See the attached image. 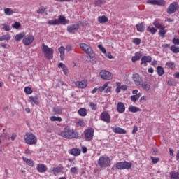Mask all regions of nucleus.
I'll return each mask as SVG.
<instances>
[{
    "mask_svg": "<svg viewBox=\"0 0 179 179\" xmlns=\"http://www.w3.org/2000/svg\"><path fill=\"white\" fill-rule=\"evenodd\" d=\"M58 68H61L62 69V72L64 75H66V76L69 75V69L65 64H64L63 63H59L58 64Z\"/></svg>",
    "mask_w": 179,
    "mask_h": 179,
    "instance_id": "obj_22",
    "label": "nucleus"
},
{
    "mask_svg": "<svg viewBox=\"0 0 179 179\" xmlns=\"http://www.w3.org/2000/svg\"><path fill=\"white\" fill-rule=\"evenodd\" d=\"M45 11V8L44 7H41L38 8L37 13H39V14H43Z\"/></svg>",
    "mask_w": 179,
    "mask_h": 179,
    "instance_id": "obj_54",
    "label": "nucleus"
},
{
    "mask_svg": "<svg viewBox=\"0 0 179 179\" xmlns=\"http://www.w3.org/2000/svg\"><path fill=\"white\" fill-rule=\"evenodd\" d=\"M111 90H112V87H106V90H105V93H110V92H111Z\"/></svg>",
    "mask_w": 179,
    "mask_h": 179,
    "instance_id": "obj_61",
    "label": "nucleus"
},
{
    "mask_svg": "<svg viewBox=\"0 0 179 179\" xmlns=\"http://www.w3.org/2000/svg\"><path fill=\"white\" fill-rule=\"evenodd\" d=\"M178 9H179V4L177 2H173L169 5L166 12L168 14H173L175 12H176V10H178Z\"/></svg>",
    "mask_w": 179,
    "mask_h": 179,
    "instance_id": "obj_12",
    "label": "nucleus"
},
{
    "mask_svg": "<svg viewBox=\"0 0 179 179\" xmlns=\"http://www.w3.org/2000/svg\"><path fill=\"white\" fill-rule=\"evenodd\" d=\"M100 120L106 124H110L111 122V116L108 111H103L100 115Z\"/></svg>",
    "mask_w": 179,
    "mask_h": 179,
    "instance_id": "obj_9",
    "label": "nucleus"
},
{
    "mask_svg": "<svg viewBox=\"0 0 179 179\" xmlns=\"http://www.w3.org/2000/svg\"><path fill=\"white\" fill-rule=\"evenodd\" d=\"M70 172L73 174H78V169L76 166L71 167L70 169Z\"/></svg>",
    "mask_w": 179,
    "mask_h": 179,
    "instance_id": "obj_49",
    "label": "nucleus"
},
{
    "mask_svg": "<svg viewBox=\"0 0 179 179\" xmlns=\"http://www.w3.org/2000/svg\"><path fill=\"white\" fill-rule=\"evenodd\" d=\"M98 48L101 51V52L106 53V49L104 47H103L102 45H98Z\"/></svg>",
    "mask_w": 179,
    "mask_h": 179,
    "instance_id": "obj_53",
    "label": "nucleus"
},
{
    "mask_svg": "<svg viewBox=\"0 0 179 179\" xmlns=\"http://www.w3.org/2000/svg\"><path fill=\"white\" fill-rule=\"evenodd\" d=\"M166 66H167L169 69H171V71H173V69H175L176 64L173 62H167L166 63Z\"/></svg>",
    "mask_w": 179,
    "mask_h": 179,
    "instance_id": "obj_34",
    "label": "nucleus"
},
{
    "mask_svg": "<svg viewBox=\"0 0 179 179\" xmlns=\"http://www.w3.org/2000/svg\"><path fill=\"white\" fill-rule=\"evenodd\" d=\"M4 13L6 15H12L14 12L12 10L11 8H7L4 9Z\"/></svg>",
    "mask_w": 179,
    "mask_h": 179,
    "instance_id": "obj_44",
    "label": "nucleus"
},
{
    "mask_svg": "<svg viewBox=\"0 0 179 179\" xmlns=\"http://www.w3.org/2000/svg\"><path fill=\"white\" fill-rule=\"evenodd\" d=\"M50 122H62V118L61 117L52 116L50 117Z\"/></svg>",
    "mask_w": 179,
    "mask_h": 179,
    "instance_id": "obj_40",
    "label": "nucleus"
},
{
    "mask_svg": "<svg viewBox=\"0 0 179 179\" xmlns=\"http://www.w3.org/2000/svg\"><path fill=\"white\" fill-rule=\"evenodd\" d=\"M76 124L78 126H80V127H83L84 125V121L82 120H79L77 122H76Z\"/></svg>",
    "mask_w": 179,
    "mask_h": 179,
    "instance_id": "obj_57",
    "label": "nucleus"
},
{
    "mask_svg": "<svg viewBox=\"0 0 179 179\" xmlns=\"http://www.w3.org/2000/svg\"><path fill=\"white\" fill-rule=\"evenodd\" d=\"M24 140H25V143L29 145H34L37 143V138L32 133H27L25 134V137H24Z\"/></svg>",
    "mask_w": 179,
    "mask_h": 179,
    "instance_id": "obj_6",
    "label": "nucleus"
},
{
    "mask_svg": "<svg viewBox=\"0 0 179 179\" xmlns=\"http://www.w3.org/2000/svg\"><path fill=\"white\" fill-rule=\"evenodd\" d=\"M80 48L86 53L90 59H93V58H95V52H94L92 48L88 44H86L85 43H81L79 44Z\"/></svg>",
    "mask_w": 179,
    "mask_h": 179,
    "instance_id": "obj_3",
    "label": "nucleus"
},
{
    "mask_svg": "<svg viewBox=\"0 0 179 179\" xmlns=\"http://www.w3.org/2000/svg\"><path fill=\"white\" fill-rule=\"evenodd\" d=\"M152 24L157 28V29H160L161 27H163V24L162 22V20L160 19H155L153 21Z\"/></svg>",
    "mask_w": 179,
    "mask_h": 179,
    "instance_id": "obj_26",
    "label": "nucleus"
},
{
    "mask_svg": "<svg viewBox=\"0 0 179 179\" xmlns=\"http://www.w3.org/2000/svg\"><path fill=\"white\" fill-rule=\"evenodd\" d=\"M132 43H134L136 45H140L141 43V39L135 38L132 40Z\"/></svg>",
    "mask_w": 179,
    "mask_h": 179,
    "instance_id": "obj_50",
    "label": "nucleus"
},
{
    "mask_svg": "<svg viewBox=\"0 0 179 179\" xmlns=\"http://www.w3.org/2000/svg\"><path fill=\"white\" fill-rule=\"evenodd\" d=\"M97 21L99 23L104 24L108 22V18L106 15L98 16Z\"/></svg>",
    "mask_w": 179,
    "mask_h": 179,
    "instance_id": "obj_32",
    "label": "nucleus"
},
{
    "mask_svg": "<svg viewBox=\"0 0 179 179\" xmlns=\"http://www.w3.org/2000/svg\"><path fill=\"white\" fill-rule=\"evenodd\" d=\"M112 131L114 134H127V131L124 129H122L119 127H113Z\"/></svg>",
    "mask_w": 179,
    "mask_h": 179,
    "instance_id": "obj_19",
    "label": "nucleus"
},
{
    "mask_svg": "<svg viewBox=\"0 0 179 179\" xmlns=\"http://www.w3.org/2000/svg\"><path fill=\"white\" fill-rule=\"evenodd\" d=\"M29 101L32 105L35 104L36 106H38L40 104V101H39L38 97L37 96H29Z\"/></svg>",
    "mask_w": 179,
    "mask_h": 179,
    "instance_id": "obj_21",
    "label": "nucleus"
},
{
    "mask_svg": "<svg viewBox=\"0 0 179 179\" xmlns=\"http://www.w3.org/2000/svg\"><path fill=\"white\" fill-rule=\"evenodd\" d=\"M24 35H25V33L24 32H22V33H20L17 35H15V38H14L15 41H20L21 39L23 40V38H24Z\"/></svg>",
    "mask_w": 179,
    "mask_h": 179,
    "instance_id": "obj_39",
    "label": "nucleus"
},
{
    "mask_svg": "<svg viewBox=\"0 0 179 179\" xmlns=\"http://www.w3.org/2000/svg\"><path fill=\"white\" fill-rule=\"evenodd\" d=\"M109 83H110V82L108 81V82H106L103 86H101V87H98L97 89H98V92H103L104 90H106V87L108 86Z\"/></svg>",
    "mask_w": 179,
    "mask_h": 179,
    "instance_id": "obj_38",
    "label": "nucleus"
},
{
    "mask_svg": "<svg viewBox=\"0 0 179 179\" xmlns=\"http://www.w3.org/2000/svg\"><path fill=\"white\" fill-rule=\"evenodd\" d=\"M81 150H82V152H83V154H85V153H87V147L83 146V147L81 148Z\"/></svg>",
    "mask_w": 179,
    "mask_h": 179,
    "instance_id": "obj_62",
    "label": "nucleus"
},
{
    "mask_svg": "<svg viewBox=\"0 0 179 179\" xmlns=\"http://www.w3.org/2000/svg\"><path fill=\"white\" fill-rule=\"evenodd\" d=\"M75 85L77 86V87H79V89H85L87 86V81L85 80L76 81Z\"/></svg>",
    "mask_w": 179,
    "mask_h": 179,
    "instance_id": "obj_20",
    "label": "nucleus"
},
{
    "mask_svg": "<svg viewBox=\"0 0 179 179\" xmlns=\"http://www.w3.org/2000/svg\"><path fill=\"white\" fill-rule=\"evenodd\" d=\"M152 162L153 164H157L159 161V157H150Z\"/></svg>",
    "mask_w": 179,
    "mask_h": 179,
    "instance_id": "obj_51",
    "label": "nucleus"
},
{
    "mask_svg": "<svg viewBox=\"0 0 179 179\" xmlns=\"http://www.w3.org/2000/svg\"><path fill=\"white\" fill-rule=\"evenodd\" d=\"M136 30L139 32H143L145 29V27L143 23H139L136 25Z\"/></svg>",
    "mask_w": 179,
    "mask_h": 179,
    "instance_id": "obj_33",
    "label": "nucleus"
},
{
    "mask_svg": "<svg viewBox=\"0 0 179 179\" xmlns=\"http://www.w3.org/2000/svg\"><path fill=\"white\" fill-rule=\"evenodd\" d=\"M157 75L159 76H163V75H164V73H165L164 68L160 66H157Z\"/></svg>",
    "mask_w": 179,
    "mask_h": 179,
    "instance_id": "obj_36",
    "label": "nucleus"
},
{
    "mask_svg": "<svg viewBox=\"0 0 179 179\" xmlns=\"http://www.w3.org/2000/svg\"><path fill=\"white\" fill-rule=\"evenodd\" d=\"M171 50L174 53H178L179 52V47H176V45H172L171 47Z\"/></svg>",
    "mask_w": 179,
    "mask_h": 179,
    "instance_id": "obj_47",
    "label": "nucleus"
},
{
    "mask_svg": "<svg viewBox=\"0 0 179 179\" xmlns=\"http://www.w3.org/2000/svg\"><path fill=\"white\" fill-rule=\"evenodd\" d=\"M128 111L131 113H136L138 112H141V109L136 106H129L128 108Z\"/></svg>",
    "mask_w": 179,
    "mask_h": 179,
    "instance_id": "obj_29",
    "label": "nucleus"
},
{
    "mask_svg": "<svg viewBox=\"0 0 179 179\" xmlns=\"http://www.w3.org/2000/svg\"><path fill=\"white\" fill-rule=\"evenodd\" d=\"M2 25L3 26V29L5 30V31H10V27L9 25H7L6 24H2Z\"/></svg>",
    "mask_w": 179,
    "mask_h": 179,
    "instance_id": "obj_56",
    "label": "nucleus"
},
{
    "mask_svg": "<svg viewBox=\"0 0 179 179\" xmlns=\"http://www.w3.org/2000/svg\"><path fill=\"white\" fill-rule=\"evenodd\" d=\"M22 161H24V162L27 163V164L29 167L34 166V162L33 159H27L26 157H22Z\"/></svg>",
    "mask_w": 179,
    "mask_h": 179,
    "instance_id": "obj_24",
    "label": "nucleus"
},
{
    "mask_svg": "<svg viewBox=\"0 0 179 179\" xmlns=\"http://www.w3.org/2000/svg\"><path fill=\"white\" fill-rule=\"evenodd\" d=\"M68 153L74 157H78L80 155L81 150L79 148H73L68 151Z\"/></svg>",
    "mask_w": 179,
    "mask_h": 179,
    "instance_id": "obj_17",
    "label": "nucleus"
},
{
    "mask_svg": "<svg viewBox=\"0 0 179 179\" xmlns=\"http://www.w3.org/2000/svg\"><path fill=\"white\" fill-rule=\"evenodd\" d=\"M21 27V24L18 22H15V23L13 24V28L19 29Z\"/></svg>",
    "mask_w": 179,
    "mask_h": 179,
    "instance_id": "obj_52",
    "label": "nucleus"
},
{
    "mask_svg": "<svg viewBox=\"0 0 179 179\" xmlns=\"http://www.w3.org/2000/svg\"><path fill=\"white\" fill-rule=\"evenodd\" d=\"M112 159L107 155L101 156L97 161V164L101 169L110 167Z\"/></svg>",
    "mask_w": 179,
    "mask_h": 179,
    "instance_id": "obj_2",
    "label": "nucleus"
},
{
    "mask_svg": "<svg viewBox=\"0 0 179 179\" xmlns=\"http://www.w3.org/2000/svg\"><path fill=\"white\" fill-rule=\"evenodd\" d=\"M78 114L79 116L82 117H85L87 115V109L85 108H81L78 110Z\"/></svg>",
    "mask_w": 179,
    "mask_h": 179,
    "instance_id": "obj_28",
    "label": "nucleus"
},
{
    "mask_svg": "<svg viewBox=\"0 0 179 179\" xmlns=\"http://www.w3.org/2000/svg\"><path fill=\"white\" fill-rule=\"evenodd\" d=\"M132 80H134L136 86H141L143 82L141 77L138 73L133 74Z\"/></svg>",
    "mask_w": 179,
    "mask_h": 179,
    "instance_id": "obj_13",
    "label": "nucleus"
},
{
    "mask_svg": "<svg viewBox=\"0 0 179 179\" xmlns=\"http://www.w3.org/2000/svg\"><path fill=\"white\" fill-rule=\"evenodd\" d=\"M69 23V20H66L64 15H59L57 19L49 20L48 24L49 25H66Z\"/></svg>",
    "mask_w": 179,
    "mask_h": 179,
    "instance_id": "obj_4",
    "label": "nucleus"
},
{
    "mask_svg": "<svg viewBox=\"0 0 179 179\" xmlns=\"http://www.w3.org/2000/svg\"><path fill=\"white\" fill-rule=\"evenodd\" d=\"M35 39V37L33 34H24V38H22V43L25 45H30L32 44Z\"/></svg>",
    "mask_w": 179,
    "mask_h": 179,
    "instance_id": "obj_10",
    "label": "nucleus"
},
{
    "mask_svg": "<svg viewBox=\"0 0 179 179\" xmlns=\"http://www.w3.org/2000/svg\"><path fill=\"white\" fill-rule=\"evenodd\" d=\"M173 78H175V79H179V72L174 73Z\"/></svg>",
    "mask_w": 179,
    "mask_h": 179,
    "instance_id": "obj_64",
    "label": "nucleus"
},
{
    "mask_svg": "<svg viewBox=\"0 0 179 179\" xmlns=\"http://www.w3.org/2000/svg\"><path fill=\"white\" fill-rule=\"evenodd\" d=\"M142 57V53L141 52H137L135 53V55L131 57L132 62H136L139 61Z\"/></svg>",
    "mask_w": 179,
    "mask_h": 179,
    "instance_id": "obj_25",
    "label": "nucleus"
},
{
    "mask_svg": "<svg viewBox=\"0 0 179 179\" xmlns=\"http://www.w3.org/2000/svg\"><path fill=\"white\" fill-rule=\"evenodd\" d=\"M155 5H157V6H165L166 5V1L164 0H156Z\"/></svg>",
    "mask_w": 179,
    "mask_h": 179,
    "instance_id": "obj_48",
    "label": "nucleus"
},
{
    "mask_svg": "<svg viewBox=\"0 0 179 179\" xmlns=\"http://www.w3.org/2000/svg\"><path fill=\"white\" fill-rule=\"evenodd\" d=\"M146 30L152 34H155L157 31V29L150 27H148Z\"/></svg>",
    "mask_w": 179,
    "mask_h": 179,
    "instance_id": "obj_43",
    "label": "nucleus"
},
{
    "mask_svg": "<svg viewBox=\"0 0 179 179\" xmlns=\"http://www.w3.org/2000/svg\"><path fill=\"white\" fill-rule=\"evenodd\" d=\"M24 91H25V93L27 94H31V93H33V90L29 87H25V89H24Z\"/></svg>",
    "mask_w": 179,
    "mask_h": 179,
    "instance_id": "obj_46",
    "label": "nucleus"
},
{
    "mask_svg": "<svg viewBox=\"0 0 179 179\" xmlns=\"http://www.w3.org/2000/svg\"><path fill=\"white\" fill-rule=\"evenodd\" d=\"M89 105L92 110L96 111L97 110V104L94 102H90Z\"/></svg>",
    "mask_w": 179,
    "mask_h": 179,
    "instance_id": "obj_45",
    "label": "nucleus"
},
{
    "mask_svg": "<svg viewBox=\"0 0 179 179\" xmlns=\"http://www.w3.org/2000/svg\"><path fill=\"white\" fill-rule=\"evenodd\" d=\"M99 76H101V79L103 80H111V79H113L112 73L106 70H101L99 72Z\"/></svg>",
    "mask_w": 179,
    "mask_h": 179,
    "instance_id": "obj_11",
    "label": "nucleus"
},
{
    "mask_svg": "<svg viewBox=\"0 0 179 179\" xmlns=\"http://www.w3.org/2000/svg\"><path fill=\"white\" fill-rule=\"evenodd\" d=\"M140 97H141V94L138 93L136 95L131 96L130 99L133 103H136V101H137V100H138Z\"/></svg>",
    "mask_w": 179,
    "mask_h": 179,
    "instance_id": "obj_37",
    "label": "nucleus"
},
{
    "mask_svg": "<svg viewBox=\"0 0 179 179\" xmlns=\"http://www.w3.org/2000/svg\"><path fill=\"white\" fill-rule=\"evenodd\" d=\"M42 52L46 57V59H52L54 55V50L52 48H49L45 43H42Z\"/></svg>",
    "mask_w": 179,
    "mask_h": 179,
    "instance_id": "obj_5",
    "label": "nucleus"
},
{
    "mask_svg": "<svg viewBox=\"0 0 179 179\" xmlns=\"http://www.w3.org/2000/svg\"><path fill=\"white\" fill-rule=\"evenodd\" d=\"M116 110H117V113L120 114L124 113L126 110V107H125V105L124 104V103L118 102L116 106Z\"/></svg>",
    "mask_w": 179,
    "mask_h": 179,
    "instance_id": "obj_15",
    "label": "nucleus"
},
{
    "mask_svg": "<svg viewBox=\"0 0 179 179\" xmlns=\"http://www.w3.org/2000/svg\"><path fill=\"white\" fill-rule=\"evenodd\" d=\"M166 27L163 26L161 28H159V34L162 38H164L166 36V31L165 30Z\"/></svg>",
    "mask_w": 179,
    "mask_h": 179,
    "instance_id": "obj_35",
    "label": "nucleus"
},
{
    "mask_svg": "<svg viewBox=\"0 0 179 179\" xmlns=\"http://www.w3.org/2000/svg\"><path fill=\"white\" fill-rule=\"evenodd\" d=\"M141 65H143V64H146L147 62H152V57L150 56H143L141 57Z\"/></svg>",
    "mask_w": 179,
    "mask_h": 179,
    "instance_id": "obj_30",
    "label": "nucleus"
},
{
    "mask_svg": "<svg viewBox=\"0 0 179 179\" xmlns=\"http://www.w3.org/2000/svg\"><path fill=\"white\" fill-rule=\"evenodd\" d=\"M64 170V166L62 164H60L57 167H53V169H52V173L55 176H57L59 173H62Z\"/></svg>",
    "mask_w": 179,
    "mask_h": 179,
    "instance_id": "obj_16",
    "label": "nucleus"
},
{
    "mask_svg": "<svg viewBox=\"0 0 179 179\" xmlns=\"http://www.w3.org/2000/svg\"><path fill=\"white\" fill-rule=\"evenodd\" d=\"M138 131V126H134L133 129H132V134L135 135Z\"/></svg>",
    "mask_w": 179,
    "mask_h": 179,
    "instance_id": "obj_55",
    "label": "nucleus"
},
{
    "mask_svg": "<svg viewBox=\"0 0 179 179\" xmlns=\"http://www.w3.org/2000/svg\"><path fill=\"white\" fill-rule=\"evenodd\" d=\"M58 51L59 52V58L61 61H64L65 58V48L64 46H61L58 48Z\"/></svg>",
    "mask_w": 179,
    "mask_h": 179,
    "instance_id": "obj_23",
    "label": "nucleus"
},
{
    "mask_svg": "<svg viewBox=\"0 0 179 179\" xmlns=\"http://www.w3.org/2000/svg\"><path fill=\"white\" fill-rule=\"evenodd\" d=\"M60 136L66 139H78L79 138V133L76 130H71L70 127L66 126L60 132Z\"/></svg>",
    "mask_w": 179,
    "mask_h": 179,
    "instance_id": "obj_1",
    "label": "nucleus"
},
{
    "mask_svg": "<svg viewBox=\"0 0 179 179\" xmlns=\"http://www.w3.org/2000/svg\"><path fill=\"white\" fill-rule=\"evenodd\" d=\"M173 43L175 45H179V38H174L172 41Z\"/></svg>",
    "mask_w": 179,
    "mask_h": 179,
    "instance_id": "obj_59",
    "label": "nucleus"
},
{
    "mask_svg": "<svg viewBox=\"0 0 179 179\" xmlns=\"http://www.w3.org/2000/svg\"><path fill=\"white\" fill-rule=\"evenodd\" d=\"M73 50V47L71 45H66V50L69 52Z\"/></svg>",
    "mask_w": 179,
    "mask_h": 179,
    "instance_id": "obj_58",
    "label": "nucleus"
},
{
    "mask_svg": "<svg viewBox=\"0 0 179 179\" xmlns=\"http://www.w3.org/2000/svg\"><path fill=\"white\" fill-rule=\"evenodd\" d=\"M147 3H149L151 5H156V0H148L147 1Z\"/></svg>",
    "mask_w": 179,
    "mask_h": 179,
    "instance_id": "obj_60",
    "label": "nucleus"
},
{
    "mask_svg": "<svg viewBox=\"0 0 179 179\" xmlns=\"http://www.w3.org/2000/svg\"><path fill=\"white\" fill-rule=\"evenodd\" d=\"M36 171H38V173H45L48 171L47 165L44 164H38L36 165Z\"/></svg>",
    "mask_w": 179,
    "mask_h": 179,
    "instance_id": "obj_14",
    "label": "nucleus"
},
{
    "mask_svg": "<svg viewBox=\"0 0 179 179\" xmlns=\"http://www.w3.org/2000/svg\"><path fill=\"white\" fill-rule=\"evenodd\" d=\"M141 87L145 92H149L151 89V85L150 83H141Z\"/></svg>",
    "mask_w": 179,
    "mask_h": 179,
    "instance_id": "obj_31",
    "label": "nucleus"
},
{
    "mask_svg": "<svg viewBox=\"0 0 179 179\" xmlns=\"http://www.w3.org/2000/svg\"><path fill=\"white\" fill-rule=\"evenodd\" d=\"M1 47L3 48H5V49H7V48H8V45L6 44V43H1V44H0V48H1Z\"/></svg>",
    "mask_w": 179,
    "mask_h": 179,
    "instance_id": "obj_63",
    "label": "nucleus"
},
{
    "mask_svg": "<svg viewBox=\"0 0 179 179\" xmlns=\"http://www.w3.org/2000/svg\"><path fill=\"white\" fill-rule=\"evenodd\" d=\"M132 165L133 164L131 162H129L127 161L119 162L115 164V168L120 171L129 170L131 169Z\"/></svg>",
    "mask_w": 179,
    "mask_h": 179,
    "instance_id": "obj_7",
    "label": "nucleus"
},
{
    "mask_svg": "<svg viewBox=\"0 0 179 179\" xmlns=\"http://www.w3.org/2000/svg\"><path fill=\"white\" fill-rule=\"evenodd\" d=\"M10 38H11V36L10 34H6L2 36H0V41H9Z\"/></svg>",
    "mask_w": 179,
    "mask_h": 179,
    "instance_id": "obj_42",
    "label": "nucleus"
},
{
    "mask_svg": "<svg viewBox=\"0 0 179 179\" xmlns=\"http://www.w3.org/2000/svg\"><path fill=\"white\" fill-rule=\"evenodd\" d=\"M171 179H179V172L172 171L170 173Z\"/></svg>",
    "mask_w": 179,
    "mask_h": 179,
    "instance_id": "obj_41",
    "label": "nucleus"
},
{
    "mask_svg": "<svg viewBox=\"0 0 179 179\" xmlns=\"http://www.w3.org/2000/svg\"><path fill=\"white\" fill-rule=\"evenodd\" d=\"M79 29H80V24H76L68 26L66 30L70 34H74L75 33L74 31H77Z\"/></svg>",
    "mask_w": 179,
    "mask_h": 179,
    "instance_id": "obj_18",
    "label": "nucleus"
},
{
    "mask_svg": "<svg viewBox=\"0 0 179 179\" xmlns=\"http://www.w3.org/2000/svg\"><path fill=\"white\" fill-rule=\"evenodd\" d=\"M63 113V108L59 106L53 108V114L55 115H61Z\"/></svg>",
    "mask_w": 179,
    "mask_h": 179,
    "instance_id": "obj_27",
    "label": "nucleus"
},
{
    "mask_svg": "<svg viewBox=\"0 0 179 179\" xmlns=\"http://www.w3.org/2000/svg\"><path fill=\"white\" fill-rule=\"evenodd\" d=\"M83 134L85 141H92L94 138V130L93 128L87 129L84 131Z\"/></svg>",
    "mask_w": 179,
    "mask_h": 179,
    "instance_id": "obj_8",
    "label": "nucleus"
}]
</instances>
